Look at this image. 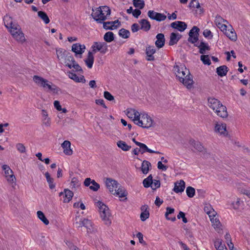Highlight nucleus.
I'll return each instance as SVG.
<instances>
[{
    "instance_id": "32",
    "label": "nucleus",
    "mask_w": 250,
    "mask_h": 250,
    "mask_svg": "<svg viewBox=\"0 0 250 250\" xmlns=\"http://www.w3.org/2000/svg\"><path fill=\"white\" fill-rule=\"evenodd\" d=\"M156 50L154 47L148 46L146 48V54L147 55V60L148 61H153L154 59L153 55L155 53Z\"/></svg>"
},
{
    "instance_id": "58",
    "label": "nucleus",
    "mask_w": 250,
    "mask_h": 250,
    "mask_svg": "<svg viewBox=\"0 0 250 250\" xmlns=\"http://www.w3.org/2000/svg\"><path fill=\"white\" fill-rule=\"evenodd\" d=\"M189 7L193 8H199L200 7V4L197 0H191L189 3Z\"/></svg>"
},
{
    "instance_id": "62",
    "label": "nucleus",
    "mask_w": 250,
    "mask_h": 250,
    "mask_svg": "<svg viewBox=\"0 0 250 250\" xmlns=\"http://www.w3.org/2000/svg\"><path fill=\"white\" fill-rule=\"evenodd\" d=\"M104 97L110 101L114 100V97L108 91H105L104 92Z\"/></svg>"
},
{
    "instance_id": "5",
    "label": "nucleus",
    "mask_w": 250,
    "mask_h": 250,
    "mask_svg": "<svg viewBox=\"0 0 250 250\" xmlns=\"http://www.w3.org/2000/svg\"><path fill=\"white\" fill-rule=\"evenodd\" d=\"M91 16L98 23H102L110 16V8L106 6H100L95 9L92 8Z\"/></svg>"
},
{
    "instance_id": "46",
    "label": "nucleus",
    "mask_w": 250,
    "mask_h": 250,
    "mask_svg": "<svg viewBox=\"0 0 250 250\" xmlns=\"http://www.w3.org/2000/svg\"><path fill=\"white\" fill-rule=\"evenodd\" d=\"M133 5L140 9H142L145 6V2L144 0H133Z\"/></svg>"
},
{
    "instance_id": "41",
    "label": "nucleus",
    "mask_w": 250,
    "mask_h": 250,
    "mask_svg": "<svg viewBox=\"0 0 250 250\" xmlns=\"http://www.w3.org/2000/svg\"><path fill=\"white\" fill-rule=\"evenodd\" d=\"M37 214L39 219L45 225H48L49 224V222L48 220L46 218L44 213L42 211H38Z\"/></svg>"
},
{
    "instance_id": "1",
    "label": "nucleus",
    "mask_w": 250,
    "mask_h": 250,
    "mask_svg": "<svg viewBox=\"0 0 250 250\" xmlns=\"http://www.w3.org/2000/svg\"><path fill=\"white\" fill-rule=\"evenodd\" d=\"M173 70L180 82L182 83L188 89H190L193 87L194 83L193 77L190 74L189 70L184 65L176 64L174 66Z\"/></svg>"
},
{
    "instance_id": "8",
    "label": "nucleus",
    "mask_w": 250,
    "mask_h": 250,
    "mask_svg": "<svg viewBox=\"0 0 250 250\" xmlns=\"http://www.w3.org/2000/svg\"><path fill=\"white\" fill-rule=\"evenodd\" d=\"M2 169L4 172V177L8 183L13 187L16 185V179L14 175L13 171L10 167L6 165L2 166Z\"/></svg>"
},
{
    "instance_id": "37",
    "label": "nucleus",
    "mask_w": 250,
    "mask_h": 250,
    "mask_svg": "<svg viewBox=\"0 0 250 250\" xmlns=\"http://www.w3.org/2000/svg\"><path fill=\"white\" fill-rule=\"evenodd\" d=\"M117 145L118 147L124 151H128L131 147L130 146H128L125 142L123 141H119L117 143Z\"/></svg>"
},
{
    "instance_id": "18",
    "label": "nucleus",
    "mask_w": 250,
    "mask_h": 250,
    "mask_svg": "<svg viewBox=\"0 0 250 250\" xmlns=\"http://www.w3.org/2000/svg\"><path fill=\"white\" fill-rule=\"evenodd\" d=\"M214 22L216 26L222 32L226 30V28H227V24L228 23V21L220 16L217 15L216 16Z\"/></svg>"
},
{
    "instance_id": "12",
    "label": "nucleus",
    "mask_w": 250,
    "mask_h": 250,
    "mask_svg": "<svg viewBox=\"0 0 250 250\" xmlns=\"http://www.w3.org/2000/svg\"><path fill=\"white\" fill-rule=\"evenodd\" d=\"M214 131L220 135L226 136L228 135L227 125L225 123L216 122L214 125Z\"/></svg>"
},
{
    "instance_id": "7",
    "label": "nucleus",
    "mask_w": 250,
    "mask_h": 250,
    "mask_svg": "<svg viewBox=\"0 0 250 250\" xmlns=\"http://www.w3.org/2000/svg\"><path fill=\"white\" fill-rule=\"evenodd\" d=\"M135 121V124L143 128L151 127L154 124L153 119L146 113H141L138 119Z\"/></svg>"
},
{
    "instance_id": "19",
    "label": "nucleus",
    "mask_w": 250,
    "mask_h": 250,
    "mask_svg": "<svg viewBox=\"0 0 250 250\" xmlns=\"http://www.w3.org/2000/svg\"><path fill=\"white\" fill-rule=\"evenodd\" d=\"M125 112L127 116L131 119L134 123L136 122L135 120H137L141 115V113L133 108H127Z\"/></svg>"
},
{
    "instance_id": "29",
    "label": "nucleus",
    "mask_w": 250,
    "mask_h": 250,
    "mask_svg": "<svg viewBox=\"0 0 250 250\" xmlns=\"http://www.w3.org/2000/svg\"><path fill=\"white\" fill-rule=\"evenodd\" d=\"M93 54L92 52L89 51L88 53L87 57L86 59L84 60V62L89 68H91L92 67L94 61V57L93 56Z\"/></svg>"
},
{
    "instance_id": "24",
    "label": "nucleus",
    "mask_w": 250,
    "mask_h": 250,
    "mask_svg": "<svg viewBox=\"0 0 250 250\" xmlns=\"http://www.w3.org/2000/svg\"><path fill=\"white\" fill-rule=\"evenodd\" d=\"M185 188V183L183 180H181L175 183L173 191L176 193L182 192L184 190Z\"/></svg>"
},
{
    "instance_id": "54",
    "label": "nucleus",
    "mask_w": 250,
    "mask_h": 250,
    "mask_svg": "<svg viewBox=\"0 0 250 250\" xmlns=\"http://www.w3.org/2000/svg\"><path fill=\"white\" fill-rule=\"evenodd\" d=\"M156 15L157 16H155L154 18V20L157 21H163L165 20L167 18V16L163 14L157 13Z\"/></svg>"
},
{
    "instance_id": "22",
    "label": "nucleus",
    "mask_w": 250,
    "mask_h": 250,
    "mask_svg": "<svg viewBox=\"0 0 250 250\" xmlns=\"http://www.w3.org/2000/svg\"><path fill=\"white\" fill-rule=\"evenodd\" d=\"M173 28L176 29L180 32L184 31L187 27V24L183 21H176L171 23Z\"/></svg>"
},
{
    "instance_id": "2",
    "label": "nucleus",
    "mask_w": 250,
    "mask_h": 250,
    "mask_svg": "<svg viewBox=\"0 0 250 250\" xmlns=\"http://www.w3.org/2000/svg\"><path fill=\"white\" fill-rule=\"evenodd\" d=\"M104 183L107 189L113 195L118 196L120 198L125 197L127 196V192L125 188L122 187L115 180L110 178H107L105 179Z\"/></svg>"
},
{
    "instance_id": "52",
    "label": "nucleus",
    "mask_w": 250,
    "mask_h": 250,
    "mask_svg": "<svg viewBox=\"0 0 250 250\" xmlns=\"http://www.w3.org/2000/svg\"><path fill=\"white\" fill-rule=\"evenodd\" d=\"M80 186L79 180L75 177L72 179L71 182V186L72 188H76Z\"/></svg>"
},
{
    "instance_id": "25",
    "label": "nucleus",
    "mask_w": 250,
    "mask_h": 250,
    "mask_svg": "<svg viewBox=\"0 0 250 250\" xmlns=\"http://www.w3.org/2000/svg\"><path fill=\"white\" fill-rule=\"evenodd\" d=\"M190 146H193L196 150L199 152H206V148L202 146L201 143L195 141L194 140H190L189 142Z\"/></svg>"
},
{
    "instance_id": "31",
    "label": "nucleus",
    "mask_w": 250,
    "mask_h": 250,
    "mask_svg": "<svg viewBox=\"0 0 250 250\" xmlns=\"http://www.w3.org/2000/svg\"><path fill=\"white\" fill-rule=\"evenodd\" d=\"M151 167V164L149 161L146 160L143 161L141 166V170L143 173L144 174H147Z\"/></svg>"
},
{
    "instance_id": "20",
    "label": "nucleus",
    "mask_w": 250,
    "mask_h": 250,
    "mask_svg": "<svg viewBox=\"0 0 250 250\" xmlns=\"http://www.w3.org/2000/svg\"><path fill=\"white\" fill-rule=\"evenodd\" d=\"M103 27L105 30H114L117 28L119 26L120 23L118 20H116L112 21L104 22Z\"/></svg>"
},
{
    "instance_id": "10",
    "label": "nucleus",
    "mask_w": 250,
    "mask_h": 250,
    "mask_svg": "<svg viewBox=\"0 0 250 250\" xmlns=\"http://www.w3.org/2000/svg\"><path fill=\"white\" fill-rule=\"evenodd\" d=\"M91 48L92 49L91 52L94 54L99 51L101 53L104 54L108 51V45L104 42H94Z\"/></svg>"
},
{
    "instance_id": "4",
    "label": "nucleus",
    "mask_w": 250,
    "mask_h": 250,
    "mask_svg": "<svg viewBox=\"0 0 250 250\" xmlns=\"http://www.w3.org/2000/svg\"><path fill=\"white\" fill-rule=\"evenodd\" d=\"M208 106L216 113L217 116L226 118L228 117L227 108L217 99L213 98L208 99Z\"/></svg>"
},
{
    "instance_id": "45",
    "label": "nucleus",
    "mask_w": 250,
    "mask_h": 250,
    "mask_svg": "<svg viewBox=\"0 0 250 250\" xmlns=\"http://www.w3.org/2000/svg\"><path fill=\"white\" fill-rule=\"evenodd\" d=\"M45 176L46 177L47 182L49 184V188L51 189H53L55 187V185L53 183V179L51 177L49 173L48 172H45Z\"/></svg>"
},
{
    "instance_id": "30",
    "label": "nucleus",
    "mask_w": 250,
    "mask_h": 250,
    "mask_svg": "<svg viewBox=\"0 0 250 250\" xmlns=\"http://www.w3.org/2000/svg\"><path fill=\"white\" fill-rule=\"evenodd\" d=\"M142 212L140 215V218L142 221H145L149 216V213L148 210V206L146 205L143 206L141 207Z\"/></svg>"
},
{
    "instance_id": "3",
    "label": "nucleus",
    "mask_w": 250,
    "mask_h": 250,
    "mask_svg": "<svg viewBox=\"0 0 250 250\" xmlns=\"http://www.w3.org/2000/svg\"><path fill=\"white\" fill-rule=\"evenodd\" d=\"M33 81L38 86L42 88L47 92L58 94L60 91V89L51 82L38 75H34Z\"/></svg>"
},
{
    "instance_id": "39",
    "label": "nucleus",
    "mask_w": 250,
    "mask_h": 250,
    "mask_svg": "<svg viewBox=\"0 0 250 250\" xmlns=\"http://www.w3.org/2000/svg\"><path fill=\"white\" fill-rule=\"evenodd\" d=\"M104 40L107 42H110L114 41V35L113 32L109 31L106 32L104 36Z\"/></svg>"
},
{
    "instance_id": "27",
    "label": "nucleus",
    "mask_w": 250,
    "mask_h": 250,
    "mask_svg": "<svg viewBox=\"0 0 250 250\" xmlns=\"http://www.w3.org/2000/svg\"><path fill=\"white\" fill-rule=\"evenodd\" d=\"M156 39L157 40L155 42L156 46L159 48L162 47L164 45L165 42L164 35L162 33L157 34L156 36Z\"/></svg>"
},
{
    "instance_id": "14",
    "label": "nucleus",
    "mask_w": 250,
    "mask_h": 250,
    "mask_svg": "<svg viewBox=\"0 0 250 250\" xmlns=\"http://www.w3.org/2000/svg\"><path fill=\"white\" fill-rule=\"evenodd\" d=\"M210 220L212 223V226L218 233H221L223 230V226L221 224L218 216L215 215L213 217H209Z\"/></svg>"
},
{
    "instance_id": "15",
    "label": "nucleus",
    "mask_w": 250,
    "mask_h": 250,
    "mask_svg": "<svg viewBox=\"0 0 250 250\" xmlns=\"http://www.w3.org/2000/svg\"><path fill=\"white\" fill-rule=\"evenodd\" d=\"M85 46L84 44H81L79 43H74L72 46L71 50L75 53V56L82 57V55L84 52Z\"/></svg>"
},
{
    "instance_id": "35",
    "label": "nucleus",
    "mask_w": 250,
    "mask_h": 250,
    "mask_svg": "<svg viewBox=\"0 0 250 250\" xmlns=\"http://www.w3.org/2000/svg\"><path fill=\"white\" fill-rule=\"evenodd\" d=\"M56 52L57 57L59 61L62 60V59H63L65 55H67V54L69 53L64 49L61 48H56Z\"/></svg>"
},
{
    "instance_id": "56",
    "label": "nucleus",
    "mask_w": 250,
    "mask_h": 250,
    "mask_svg": "<svg viewBox=\"0 0 250 250\" xmlns=\"http://www.w3.org/2000/svg\"><path fill=\"white\" fill-rule=\"evenodd\" d=\"M42 122L43 125L46 127H49L50 126L51 120L48 117L42 118Z\"/></svg>"
},
{
    "instance_id": "44",
    "label": "nucleus",
    "mask_w": 250,
    "mask_h": 250,
    "mask_svg": "<svg viewBox=\"0 0 250 250\" xmlns=\"http://www.w3.org/2000/svg\"><path fill=\"white\" fill-rule=\"evenodd\" d=\"M38 16L42 19L45 24H47L49 22L50 20L47 15V14L43 11H39L38 12Z\"/></svg>"
},
{
    "instance_id": "42",
    "label": "nucleus",
    "mask_w": 250,
    "mask_h": 250,
    "mask_svg": "<svg viewBox=\"0 0 250 250\" xmlns=\"http://www.w3.org/2000/svg\"><path fill=\"white\" fill-rule=\"evenodd\" d=\"M143 184L145 188H148L151 186L152 184H153V178L151 174L143 180Z\"/></svg>"
},
{
    "instance_id": "38",
    "label": "nucleus",
    "mask_w": 250,
    "mask_h": 250,
    "mask_svg": "<svg viewBox=\"0 0 250 250\" xmlns=\"http://www.w3.org/2000/svg\"><path fill=\"white\" fill-rule=\"evenodd\" d=\"M167 211L165 213V217L167 220H171L172 222H174L176 220V218L175 217H169V215L172 213H173L174 212V209L173 208H171L170 207H167Z\"/></svg>"
},
{
    "instance_id": "51",
    "label": "nucleus",
    "mask_w": 250,
    "mask_h": 250,
    "mask_svg": "<svg viewBox=\"0 0 250 250\" xmlns=\"http://www.w3.org/2000/svg\"><path fill=\"white\" fill-rule=\"evenodd\" d=\"M201 60L204 64L209 65L211 63L208 55H202L201 56Z\"/></svg>"
},
{
    "instance_id": "63",
    "label": "nucleus",
    "mask_w": 250,
    "mask_h": 250,
    "mask_svg": "<svg viewBox=\"0 0 250 250\" xmlns=\"http://www.w3.org/2000/svg\"><path fill=\"white\" fill-rule=\"evenodd\" d=\"M157 165L158 168L163 171L167 170L168 167L167 166L163 165L162 162L161 161L158 162Z\"/></svg>"
},
{
    "instance_id": "55",
    "label": "nucleus",
    "mask_w": 250,
    "mask_h": 250,
    "mask_svg": "<svg viewBox=\"0 0 250 250\" xmlns=\"http://www.w3.org/2000/svg\"><path fill=\"white\" fill-rule=\"evenodd\" d=\"M68 77L70 79L74 80L76 82H80L81 81L77 75L73 73L69 72Z\"/></svg>"
},
{
    "instance_id": "16",
    "label": "nucleus",
    "mask_w": 250,
    "mask_h": 250,
    "mask_svg": "<svg viewBox=\"0 0 250 250\" xmlns=\"http://www.w3.org/2000/svg\"><path fill=\"white\" fill-rule=\"evenodd\" d=\"M84 185L85 187H89V188L94 191H97L100 188V185L95 180H91L90 178H87L84 181Z\"/></svg>"
},
{
    "instance_id": "40",
    "label": "nucleus",
    "mask_w": 250,
    "mask_h": 250,
    "mask_svg": "<svg viewBox=\"0 0 250 250\" xmlns=\"http://www.w3.org/2000/svg\"><path fill=\"white\" fill-rule=\"evenodd\" d=\"M196 46L200 49V53L202 54H205L206 51L209 49L207 44L203 42H201L199 45H196Z\"/></svg>"
},
{
    "instance_id": "11",
    "label": "nucleus",
    "mask_w": 250,
    "mask_h": 250,
    "mask_svg": "<svg viewBox=\"0 0 250 250\" xmlns=\"http://www.w3.org/2000/svg\"><path fill=\"white\" fill-rule=\"evenodd\" d=\"M13 29L10 32L13 38L20 43H22L26 41V39L20 26L18 27L17 28H13Z\"/></svg>"
},
{
    "instance_id": "61",
    "label": "nucleus",
    "mask_w": 250,
    "mask_h": 250,
    "mask_svg": "<svg viewBox=\"0 0 250 250\" xmlns=\"http://www.w3.org/2000/svg\"><path fill=\"white\" fill-rule=\"evenodd\" d=\"M73 207L74 208H80L82 210H84L85 209V205L82 202L75 203L73 205Z\"/></svg>"
},
{
    "instance_id": "64",
    "label": "nucleus",
    "mask_w": 250,
    "mask_h": 250,
    "mask_svg": "<svg viewBox=\"0 0 250 250\" xmlns=\"http://www.w3.org/2000/svg\"><path fill=\"white\" fill-rule=\"evenodd\" d=\"M240 191L241 193L246 195L250 198V189H242L240 190Z\"/></svg>"
},
{
    "instance_id": "47",
    "label": "nucleus",
    "mask_w": 250,
    "mask_h": 250,
    "mask_svg": "<svg viewBox=\"0 0 250 250\" xmlns=\"http://www.w3.org/2000/svg\"><path fill=\"white\" fill-rule=\"evenodd\" d=\"M119 35L124 39H127L129 37L130 32L128 30L122 28L119 30Z\"/></svg>"
},
{
    "instance_id": "6",
    "label": "nucleus",
    "mask_w": 250,
    "mask_h": 250,
    "mask_svg": "<svg viewBox=\"0 0 250 250\" xmlns=\"http://www.w3.org/2000/svg\"><path fill=\"white\" fill-rule=\"evenodd\" d=\"M102 220L105 225L109 226L111 224V214L107 206L101 201L96 203Z\"/></svg>"
},
{
    "instance_id": "17",
    "label": "nucleus",
    "mask_w": 250,
    "mask_h": 250,
    "mask_svg": "<svg viewBox=\"0 0 250 250\" xmlns=\"http://www.w3.org/2000/svg\"><path fill=\"white\" fill-rule=\"evenodd\" d=\"M74 194L68 189H64L63 192L59 193V196L62 200L63 203H68L71 200Z\"/></svg>"
},
{
    "instance_id": "21",
    "label": "nucleus",
    "mask_w": 250,
    "mask_h": 250,
    "mask_svg": "<svg viewBox=\"0 0 250 250\" xmlns=\"http://www.w3.org/2000/svg\"><path fill=\"white\" fill-rule=\"evenodd\" d=\"M76 224L78 225V227H85L88 231L92 230V224L90 220L87 219H81L79 222H76Z\"/></svg>"
},
{
    "instance_id": "48",
    "label": "nucleus",
    "mask_w": 250,
    "mask_h": 250,
    "mask_svg": "<svg viewBox=\"0 0 250 250\" xmlns=\"http://www.w3.org/2000/svg\"><path fill=\"white\" fill-rule=\"evenodd\" d=\"M186 193L188 197L192 198L195 195V189L191 187H188L186 189Z\"/></svg>"
},
{
    "instance_id": "34",
    "label": "nucleus",
    "mask_w": 250,
    "mask_h": 250,
    "mask_svg": "<svg viewBox=\"0 0 250 250\" xmlns=\"http://www.w3.org/2000/svg\"><path fill=\"white\" fill-rule=\"evenodd\" d=\"M228 71V68L226 65H222L217 68L216 73L220 77L226 75Z\"/></svg>"
},
{
    "instance_id": "60",
    "label": "nucleus",
    "mask_w": 250,
    "mask_h": 250,
    "mask_svg": "<svg viewBox=\"0 0 250 250\" xmlns=\"http://www.w3.org/2000/svg\"><path fill=\"white\" fill-rule=\"evenodd\" d=\"M242 203V201L241 200L240 198H237L236 201L232 203L233 208L235 209H238Z\"/></svg>"
},
{
    "instance_id": "28",
    "label": "nucleus",
    "mask_w": 250,
    "mask_h": 250,
    "mask_svg": "<svg viewBox=\"0 0 250 250\" xmlns=\"http://www.w3.org/2000/svg\"><path fill=\"white\" fill-rule=\"evenodd\" d=\"M138 146L140 147V151L142 154L145 153L146 152H148L150 153H156L160 154V152L157 151H154L151 150L147 147V146L144 144L140 143H138Z\"/></svg>"
},
{
    "instance_id": "57",
    "label": "nucleus",
    "mask_w": 250,
    "mask_h": 250,
    "mask_svg": "<svg viewBox=\"0 0 250 250\" xmlns=\"http://www.w3.org/2000/svg\"><path fill=\"white\" fill-rule=\"evenodd\" d=\"M160 187V181L159 180H153V184H152L151 188L153 190H155Z\"/></svg>"
},
{
    "instance_id": "50",
    "label": "nucleus",
    "mask_w": 250,
    "mask_h": 250,
    "mask_svg": "<svg viewBox=\"0 0 250 250\" xmlns=\"http://www.w3.org/2000/svg\"><path fill=\"white\" fill-rule=\"evenodd\" d=\"M20 25L16 22L13 21L11 22V24H9V25L6 26L5 27L8 30L9 32L10 33L11 31H13L14 29L13 28H17L18 27H19Z\"/></svg>"
},
{
    "instance_id": "23",
    "label": "nucleus",
    "mask_w": 250,
    "mask_h": 250,
    "mask_svg": "<svg viewBox=\"0 0 250 250\" xmlns=\"http://www.w3.org/2000/svg\"><path fill=\"white\" fill-rule=\"evenodd\" d=\"M223 32L231 41H236L237 35L234 30L232 28L231 26L229 27L228 29L227 28H226V30H224V31Z\"/></svg>"
},
{
    "instance_id": "36",
    "label": "nucleus",
    "mask_w": 250,
    "mask_h": 250,
    "mask_svg": "<svg viewBox=\"0 0 250 250\" xmlns=\"http://www.w3.org/2000/svg\"><path fill=\"white\" fill-rule=\"evenodd\" d=\"M140 23L141 24V29H142L145 31H147L150 29L151 26L149 22L146 20H141L140 21Z\"/></svg>"
},
{
    "instance_id": "49",
    "label": "nucleus",
    "mask_w": 250,
    "mask_h": 250,
    "mask_svg": "<svg viewBox=\"0 0 250 250\" xmlns=\"http://www.w3.org/2000/svg\"><path fill=\"white\" fill-rule=\"evenodd\" d=\"M16 148L17 150L21 153H24L26 152V148L22 143L17 144L16 145Z\"/></svg>"
},
{
    "instance_id": "13",
    "label": "nucleus",
    "mask_w": 250,
    "mask_h": 250,
    "mask_svg": "<svg viewBox=\"0 0 250 250\" xmlns=\"http://www.w3.org/2000/svg\"><path fill=\"white\" fill-rule=\"evenodd\" d=\"M199 29L197 26H193L190 30L188 35V41L192 43H194L198 40Z\"/></svg>"
},
{
    "instance_id": "53",
    "label": "nucleus",
    "mask_w": 250,
    "mask_h": 250,
    "mask_svg": "<svg viewBox=\"0 0 250 250\" xmlns=\"http://www.w3.org/2000/svg\"><path fill=\"white\" fill-rule=\"evenodd\" d=\"M3 21L5 26L11 24L13 21V19L9 15H5L3 18Z\"/></svg>"
},
{
    "instance_id": "43",
    "label": "nucleus",
    "mask_w": 250,
    "mask_h": 250,
    "mask_svg": "<svg viewBox=\"0 0 250 250\" xmlns=\"http://www.w3.org/2000/svg\"><path fill=\"white\" fill-rule=\"evenodd\" d=\"M204 210L208 215L209 217H213L214 214L217 215L216 212L210 206H206Z\"/></svg>"
},
{
    "instance_id": "26",
    "label": "nucleus",
    "mask_w": 250,
    "mask_h": 250,
    "mask_svg": "<svg viewBox=\"0 0 250 250\" xmlns=\"http://www.w3.org/2000/svg\"><path fill=\"white\" fill-rule=\"evenodd\" d=\"M71 143L69 141H64L62 144V147L63 149V152L67 155H71L73 153V151L70 148Z\"/></svg>"
},
{
    "instance_id": "9",
    "label": "nucleus",
    "mask_w": 250,
    "mask_h": 250,
    "mask_svg": "<svg viewBox=\"0 0 250 250\" xmlns=\"http://www.w3.org/2000/svg\"><path fill=\"white\" fill-rule=\"evenodd\" d=\"M66 66H67L70 69H73V70L76 71L82 72L81 67L75 61L73 57L69 53L66 60L64 61V64Z\"/></svg>"
},
{
    "instance_id": "59",
    "label": "nucleus",
    "mask_w": 250,
    "mask_h": 250,
    "mask_svg": "<svg viewBox=\"0 0 250 250\" xmlns=\"http://www.w3.org/2000/svg\"><path fill=\"white\" fill-rule=\"evenodd\" d=\"M203 35L206 38H208L209 39H212L213 35L211 32L208 29H205L203 32Z\"/></svg>"
},
{
    "instance_id": "33",
    "label": "nucleus",
    "mask_w": 250,
    "mask_h": 250,
    "mask_svg": "<svg viewBox=\"0 0 250 250\" xmlns=\"http://www.w3.org/2000/svg\"><path fill=\"white\" fill-rule=\"evenodd\" d=\"M181 36L179 34L172 33L170 36V41L169 42V45H173L178 42L180 40Z\"/></svg>"
}]
</instances>
